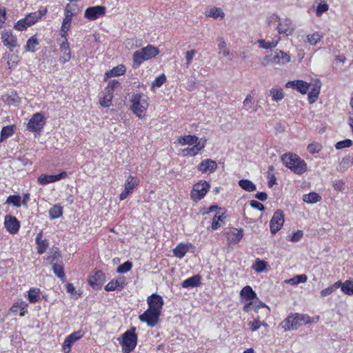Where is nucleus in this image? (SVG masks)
<instances>
[{"instance_id":"f257e3e1","label":"nucleus","mask_w":353,"mask_h":353,"mask_svg":"<svg viewBox=\"0 0 353 353\" xmlns=\"http://www.w3.org/2000/svg\"><path fill=\"white\" fill-rule=\"evenodd\" d=\"M319 319V316L311 318L306 314H295L288 316L279 324V326L284 331L296 330L301 325L316 323Z\"/></svg>"},{"instance_id":"f03ea898","label":"nucleus","mask_w":353,"mask_h":353,"mask_svg":"<svg viewBox=\"0 0 353 353\" xmlns=\"http://www.w3.org/2000/svg\"><path fill=\"white\" fill-rule=\"evenodd\" d=\"M281 161L285 167L295 174H301L307 170L306 163L296 154L291 152L285 153L282 155Z\"/></svg>"},{"instance_id":"7ed1b4c3","label":"nucleus","mask_w":353,"mask_h":353,"mask_svg":"<svg viewBox=\"0 0 353 353\" xmlns=\"http://www.w3.org/2000/svg\"><path fill=\"white\" fill-rule=\"evenodd\" d=\"M159 54L158 48L149 44L147 46L137 50L132 57V66L136 68L139 67L144 61L155 57Z\"/></svg>"},{"instance_id":"20e7f679","label":"nucleus","mask_w":353,"mask_h":353,"mask_svg":"<svg viewBox=\"0 0 353 353\" xmlns=\"http://www.w3.org/2000/svg\"><path fill=\"white\" fill-rule=\"evenodd\" d=\"M149 98L143 94H134L130 99V110L139 118L144 117L145 112L148 108Z\"/></svg>"},{"instance_id":"39448f33","label":"nucleus","mask_w":353,"mask_h":353,"mask_svg":"<svg viewBox=\"0 0 353 353\" xmlns=\"http://www.w3.org/2000/svg\"><path fill=\"white\" fill-rule=\"evenodd\" d=\"M135 332L136 327H132L126 330L121 335V338L118 339L121 345L123 353H130L137 346L138 337Z\"/></svg>"},{"instance_id":"423d86ee","label":"nucleus","mask_w":353,"mask_h":353,"mask_svg":"<svg viewBox=\"0 0 353 353\" xmlns=\"http://www.w3.org/2000/svg\"><path fill=\"white\" fill-rule=\"evenodd\" d=\"M48 12L47 8L40 9L37 12H31L23 19L19 20L14 25V28L19 31L26 30L28 27L34 24L38 20L41 19Z\"/></svg>"},{"instance_id":"0eeeda50","label":"nucleus","mask_w":353,"mask_h":353,"mask_svg":"<svg viewBox=\"0 0 353 353\" xmlns=\"http://www.w3.org/2000/svg\"><path fill=\"white\" fill-rule=\"evenodd\" d=\"M240 294L243 299H245L247 301H250L249 303L245 305L244 309H248L251 305H254V306L257 308L267 307L268 309H270L264 303L260 301L257 299L256 294L249 285L244 287L241 290Z\"/></svg>"},{"instance_id":"6e6552de","label":"nucleus","mask_w":353,"mask_h":353,"mask_svg":"<svg viewBox=\"0 0 353 353\" xmlns=\"http://www.w3.org/2000/svg\"><path fill=\"white\" fill-rule=\"evenodd\" d=\"M210 185L205 181H201L193 185L191 191V198L194 201H199L203 199L209 191Z\"/></svg>"},{"instance_id":"1a4fd4ad","label":"nucleus","mask_w":353,"mask_h":353,"mask_svg":"<svg viewBox=\"0 0 353 353\" xmlns=\"http://www.w3.org/2000/svg\"><path fill=\"white\" fill-rule=\"evenodd\" d=\"M45 125L44 117L41 113H35L27 124V130L30 132H40Z\"/></svg>"},{"instance_id":"9d476101","label":"nucleus","mask_w":353,"mask_h":353,"mask_svg":"<svg viewBox=\"0 0 353 353\" xmlns=\"http://www.w3.org/2000/svg\"><path fill=\"white\" fill-rule=\"evenodd\" d=\"M161 310H145L139 316V319L145 322L150 327H154L159 321Z\"/></svg>"},{"instance_id":"9b49d317","label":"nucleus","mask_w":353,"mask_h":353,"mask_svg":"<svg viewBox=\"0 0 353 353\" xmlns=\"http://www.w3.org/2000/svg\"><path fill=\"white\" fill-rule=\"evenodd\" d=\"M284 223V214L283 211L277 210L273 214L270 221V231L273 234H275L279 230H281Z\"/></svg>"},{"instance_id":"f8f14e48","label":"nucleus","mask_w":353,"mask_h":353,"mask_svg":"<svg viewBox=\"0 0 353 353\" xmlns=\"http://www.w3.org/2000/svg\"><path fill=\"white\" fill-rule=\"evenodd\" d=\"M105 13V8L102 6H96L88 8L84 14V17L89 20H95L103 17Z\"/></svg>"},{"instance_id":"ddd939ff","label":"nucleus","mask_w":353,"mask_h":353,"mask_svg":"<svg viewBox=\"0 0 353 353\" xmlns=\"http://www.w3.org/2000/svg\"><path fill=\"white\" fill-rule=\"evenodd\" d=\"M4 226L10 234H15L19 230L20 223L15 216L6 215L4 219Z\"/></svg>"},{"instance_id":"4468645a","label":"nucleus","mask_w":353,"mask_h":353,"mask_svg":"<svg viewBox=\"0 0 353 353\" xmlns=\"http://www.w3.org/2000/svg\"><path fill=\"white\" fill-rule=\"evenodd\" d=\"M67 176L68 174L65 171L61 172L59 174L54 175L41 174L38 177L37 181L40 185H45L48 183L60 181L61 179L65 178Z\"/></svg>"},{"instance_id":"2eb2a0df","label":"nucleus","mask_w":353,"mask_h":353,"mask_svg":"<svg viewBox=\"0 0 353 353\" xmlns=\"http://www.w3.org/2000/svg\"><path fill=\"white\" fill-rule=\"evenodd\" d=\"M276 29L280 34H285L286 36H289L293 33L294 30V26L290 19L285 18L279 22Z\"/></svg>"},{"instance_id":"dca6fc26","label":"nucleus","mask_w":353,"mask_h":353,"mask_svg":"<svg viewBox=\"0 0 353 353\" xmlns=\"http://www.w3.org/2000/svg\"><path fill=\"white\" fill-rule=\"evenodd\" d=\"M205 140L199 141L192 145L191 148H186L181 150L182 155L184 157H194L198 154L205 146Z\"/></svg>"},{"instance_id":"f3484780","label":"nucleus","mask_w":353,"mask_h":353,"mask_svg":"<svg viewBox=\"0 0 353 353\" xmlns=\"http://www.w3.org/2000/svg\"><path fill=\"white\" fill-rule=\"evenodd\" d=\"M83 336V334L81 331L74 332L68 336L62 345L64 352L69 353L71 350L72 344L77 340L80 339Z\"/></svg>"},{"instance_id":"a211bd4d","label":"nucleus","mask_w":353,"mask_h":353,"mask_svg":"<svg viewBox=\"0 0 353 353\" xmlns=\"http://www.w3.org/2000/svg\"><path fill=\"white\" fill-rule=\"evenodd\" d=\"M1 39L4 46H7L12 51L14 48L17 46V39L11 30L3 32Z\"/></svg>"},{"instance_id":"6ab92c4d","label":"nucleus","mask_w":353,"mask_h":353,"mask_svg":"<svg viewBox=\"0 0 353 353\" xmlns=\"http://www.w3.org/2000/svg\"><path fill=\"white\" fill-rule=\"evenodd\" d=\"M285 86L296 90L301 94H306L309 90L310 84L303 80L288 81Z\"/></svg>"},{"instance_id":"aec40b11","label":"nucleus","mask_w":353,"mask_h":353,"mask_svg":"<svg viewBox=\"0 0 353 353\" xmlns=\"http://www.w3.org/2000/svg\"><path fill=\"white\" fill-rule=\"evenodd\" d=\"M195 247L190 243H181L178 244L174 249H173V254L174 256L182 259L185 256V254L190 250L194 249Z\"/></svg>"},{"instance_id":"412c9836","label":"nucleus","mask_w":353,"mask_h":353,"mask_svg":"<svg viewBox=\"0 0 353 353\" xmlns=\"http://www.w3.org/2000/svg\"><path fill=\"white\" fill-rule=\"evenodd\" d=\"M243 232L242 229L232 228L226 232V238L230 244H237L243 238Z\"/></svg>"},{"instance_id":"4be33fe9","label":"nucleus","mask_w":353,"mask_h":353,"mask_svg":"<svg viewBox=\"0 0 353 353\" xmlns=\"http://www.w3.org/2000/svg\"><path fill=\"white\" fill-rule=\"evenodd\" d=\"M290 57L282 50H276L274 56L270 59V62L274 64H285L290 62Z\"/></svg>"},{"instance_id":"5701e85b","label":"nucleus","mask_w":353,"mask_h":353,"mask_svg":"<svg viewBox=\"0 0 353 353\" xmlns=\"http://www.w3.org/2000/svg\"><path fill=\"white\" fill-rule=\"evenodd\" d=\"M126 285L125 279L124 277H119L117 279L110 281L105 287V290L108 292L121 290Z\"/></svg>"},{"instance_id":"b1692460","label":"nucleus","mask_w":353,"mask_h":353,"mask_svg":"<svg viewBox=\"0 0 353 353\" xmlns=\"http://www.w3.org/2000/svg\"><path fill=\"white\" fill-rule=\"evenodd\" d=\"M216 168V162L209 159L202 161L198 166V170L202 173H206L207 172H213Z\"/></svg>"},{"instance_id":"393cba45","label":"nucleus","mask_w":353,"mask_h":353,"mask_svg":"<svg viewBox=\"0 0 353 353\" xmlns=\"http://www.w3.org/2000/svg\"><path fill=\"white\" fill-rule=\"evenodd\" d=\"M60 51L61 53H63V55H61L59 58L60 62L65 63L69 61L71 59V52L68 39H63L62 43L60 45Z\"/></svg>"},{"instance_id":"a878e982","label":"nucleus","mask_w":353,"mask_h":353,"mask_svg":"<svg viewBox=\"0 0 353 353\" xmlns=\"http://www.w3.org/2000/svg\"><path fill=\"white\" fill-rule=\"evenodd\" d=\"M104 281V274L101 271H97L88 280L89 284L95 290L100 289Z\"/></svg>"},{"instance_id":"bb28decb","label":"nucleus","mask_w":353,"mask_h":353,"mask_svg":"<svg viewBox=\"0 0 353 353\" xmlns=\"http://www.w3.org/2000/svg\"><path fill=\"white\" fill-rule=\"evenodd\" d=\"M148 309H161L163 305V298L157 294H152L147 299Z\"/></svg>"},{"instance_id":"cd10ccee","label":"nucleus","mask_w":353,"mask_h":353,"mask_svg":"<svg viewBox=\"0 0 353 353\" xmlns=\"http://www.w3.org/2000/svg\"><path fill=\"white\" fill-rule=\"evenodd\" d=\"M205 15L208 17H212L214 19H223L225 17V13L220 8L212 7L205 11Z\"/></svg>"},{"instance_id":"c85d7f7f","label":"nucleus","mask_w":353,"mask_h":353,"mask_svg":"<svg viewBox=\"0 0 353 353\" xmlns=\"http://www.w3.org/2000/svg\"><path fill=\"white\" fill-rule=\"evenodd\" d=\"M125 72V67L123 65H119L112 69L107 71L104 75V81H107L112 77H117L123 74Z\"/></svg>"},{"instance_id":"c756f323","label":"nucleus","mask_w":353,"mask_h":353,"mask_svg":"<svg viewBox=\"0 0 353 353\" xmlns=\"http://www.w3.org/2000/svg\"><path fill=\"white\" fill-rule=\"evenodd\" d=\"M79 11L77 5L73 3H68L64 9L65 19L72 20L74 16H76Z\"/></svg>"},{"instance_id":"7c9ffc66","label":"nucleus","mask_w":353,"mask_h":353,"mask_svg":"<svg viewBox=\"0 0 353 353\" xmlns=\"http://www.w3.org/2000/svg\"><path fill=\"white\" fill-rule=\"evenodd\" d=\"M177 141L179 144H180L181 145H192L193 144L199 141V137H197L196 136L188 134L179 137L177 139Z\"/></svg>"},{"instance_id":"2f4dec72","label":"nucleus","mask_w":353,"mask_h":353,"mask_svg":"<svg viewBox=\"0 0 353 353\" xmlns=\"http://www.w3.org/2000/svg\"><path fill=\"white\" fill-rule=\"evenodd\" d=\"M216 43L219 48V54L223 57H228L230 54V50L227 46V43L223 37H219L216 39Z\"/></svg>"},{"instance_id":"473e14b6","label":"nucleus","mask_w":353,"mask_h":353,"mask_svg":"<svg viewBox=\"0 0 353 353\" xmlns=\"http://www.w3.org/2000/svg\"><path fill=\"white\" fill-rule=\"evenodd\" d=\"M200 281L201 276L199 275H194L192 277H190L184 280L181 283V286L183 288L196 287L200 285Z\"/></svg>"},{"instance_id":"72a5a7b5","label":"nucleus","mask_w":353,"mask_h":353,"mask_svg":"<svg viewBox=\"0 0 353 353\" xmlns=\"http://www.w3.org/2000/svg\"><path fill=\"white\" fill-rule=\"evenodd\" d=\"M28 299L32 303H37L41 299V290L39 288H32L28 291Z\"/></svg>"},{"instance_id":"f704fd0d","label":"nucleus","mask_w":353,"mask_h":353,"mask_svg":"<svg viewBox=\"0 0 353 353\" xmlns=\"http://www.w3.org/2000/svg\"><path fill=\"white\" fill-rule=\"evenodd\" d=\"M280 41V38L276 37L272 39V41H265L260 39L258 41L259 47L263 49H270L275 48Z\"/></svg>"},{"instance_id":"c9c22d12","label":"nucleus","mask_w":353,"mask_h":353,"mask_svg":"<svg viewBox=\"0 0 353 353\" xmlns=\"http://www.w3.org/2000/svg\"><path fill=\"white\" fill-rule=\"evenodd\" d=\"M52 270L54 274L61 279L63 282L65 281V274L64 272V268L62 263H52Z\"/></svg>"},{"instance_id":"e433bc0d","label":"nucleus","mask_w":353,"mask_h":353,"mask_svg":"<svg viewBox=\"0 0 353 353\" xmlns=\"http://www.w3.org/2000/svg\"><path fill=\"white\" fill-rule=\"evenodd\" d=\"M35 241L38 245V253L40 254L44 253L48 247V243L46 240L42 239V232L37 234Z\"/></svg>"},{"instance_id":"4c0bfd02","label":"nucleus","mask_w":353,"mask_h":353,"mask_svg":"<svg viewBox=\"0 0 353 353\" xmlns=\"http://www.w3.org/2000/svg\"><path fill=\"white\" fill-rule=\"evenodd\" d=\"M139 183V179L130 175L125 181L124 188L132 193L134 188L137 186Z\"/></svg>"},{"instance_id":"58836bf2","label":"nucleus","mask_w":353,"mask_h":353,"mask_svg":"<svg viewBox=\"0 0 353 353\" xmlns=\"http://www.w3.org/2000/svg\"><path fill=\"white\" fill-rule=\"evenodd\" d=\"M226 219V216L223 213L221 214L219 212L216 214L212 219V230H215L219 228L223 223Z\"/></svg>"},{"instance_id":"ea45409f","label":"nucleus","mask_w":353,"mask_h":353,"mask_svg":"<svg viewBox=\"0 0 353 353\" xmlns=\"http://www.w3.org/2000/svg\"><path fill=\"white\" fill-rule=\"evenodd\" d=\"M304 202L310 204L316 203L321 200V196L316 192H310L303 196Z\"/></svg>"},{"instance_id":"a19ab883","label":"nucleus","mask_w":353,"mask_h":353,"mask_svg":"<svg viewBox=\"0 0 353 353\" xmlns=\"http://www.w3.org/2000/svg\"><path fill=\"white\" fill-rule=\"evenodd\" d=\"M239 185L244 190L253 192L256 190V186L248 179H241L238 182Z\"/></svg>"},{"instance_id":"79ce46f5","label":"nucleus","mask_w":353,"mask_h":353,"mask_svg":"<svg viewBox=\"0 0 353 353\" xmlns=\"http://www.w3.org/2000/svg\"><path fill=\"white\" fill-rule=\"evenodd\" d=\"M270 96L274 101L278 102L284 98V92L281 88H273L270 90Z\"/></svg>"},{"instance_id":"37998d69","label":"nucleus","mask_w":353,"mask_h":353,"mask_svg":"<svg viewBox=\"0 0 353 353\" xmlns=\"http://www.w3.org/2000/svg\"><path fill=\"white\" fill-rule=\"evenodd\" d=\"M307 280V276L305 274L296 275L290 279L285 280V283L296 285L299 283H305Z\"/></svg>"},{"instance_id":"c03bdc74","label":"nucleus","mask_w":353,"mask_h":353,"mask_svg":"<svg viewBox=\"0 0 353 353\" xmlns=\"http://www.w3.org/2000/svg\"><path fill=\"white\" fill-rule=\"evenodd\" d=\"M63 214V208L59 205H53L49 210V216L50 219H54L61 217Z\"/></svg>"},{"instance_id":"a18cd8bd","label":"nucleus","mask_w":353,"mask_h":353,"mask_svg":"<svg viewBox=\"0 0 353 353\" xmlns=\"http://www.w3.org/2000/svg\"><path fill=\"white\" fill-rule=\"evenodd\" d=\"M321 85L318 81L317 83L312 88V91L308 94V101L310 103H314L317 99L320 92Z\"/></svg>"},{"instance_id":"49530a36","label":"nucleus","mask_w":353,"mask_h":353,"mask_svg":"<svg viewBox=\"0 0 353 353\" xmlns=\"http://www.w3.org/2000/svg\"><path fill=\"white\" fill-rule=\"evenodd\" d=\"M113 98V94L110 92H103V97L100 99V105L104 108H108L112 105V100Z\"/></svg>"},{"instance_id":"de8ad7c7","label":"nucleus","mask_w":353,"mask_h":353,"mask_svg":"<svg viewBox=\"0 0 353 353\" xmlns=\"http://www.w3.org/2000/svg\"><path fill=\"white\" fill-rule=\"evenodd\" d=\"M39 45V41L36 36H32L28 41L26 45V50L34 52L36 47Z\"/></svg>"},{"instance_id":"09e8293b","label":"nucleus","mask_w":353,"mask_h":353,"mask_svg":"<svg viewBox=\"0 0 353 353\" xmlns=\"http://www.w3.org/2000/svg\"><path fill=\"white\" fill-rule=\"evenodd\" d=\"M243 108L247 111H254L256 110L254 107V99L253 97L249 94L246 96L245 99L243 101Z\"/></svg>"},{"instance_id":"8fccbe9b","label":"nucleus","mask_w":353,"mask_h":353,"mask_svg":"<svg viewBox=\"0 0 353 353\" xmlns=\"http://www.w3.org/2000/svg\"><path fill=\"white\" fill-rule=\"evenodd\" d=\"M71 21L66 19H63L62 25L61 27V39H67V32L70 30L71 27Z\"/></svg>"},{"instance_id":"3c124183","label":"nucleus","mask_w":353,"mask_h":353,"mask_svg":"<svg viewBox=\"0 0 353 353\" xmlns=\"http://www.w3.org/2000/svg\"><path fill=\"white\" fill-rule=\"evenodd\" d=\"M14 133V125H7L2 128L1 132V139L2 141L4 139H6L10 137Z\"/></svg>"},{"instance_id":"603ef678","label":"nucleus","mask_w":353,"mask_h":353,"mask_svg":"<svg viewBox=\"0 0 353 353\" xmlns=\"http://www.w3.org/2000/svg\"><path fill=\"white\" fill-rule=\"evenodd\" d=\"M341 291L347 295L353 294V281H346L344 283L341 282L340 286Z\"/></svg>"},{"instance_id":"864d4df0","label":"nucleus","mask_w":353,"mask_h":353,"mask_svg":"<svg viewBox=\"0 0 353 353\" xmlns=\"http://www.w3.org/2000/svg\"><path fill=\"white\" fill-rule=\"evenodd\" d=\"M341 285V281H339L336 282L334 284L327 287V288L321 290V294L322 296H326L329 294H332L333 292H334L336 289L339 288Z\"/></svg>"},{"instance_id":"5fc2aeb1","label":"nucleus","mask_w":353,"mask_h":353,"mask_svg":"<svg viewBox=\"0 0 353 353\" xmlns=\"http://www.w3.org/2000/svg\"><path fill=\"white\" fill-rule=\"evenodd\" d=\"M266 267L267 263L264 261L257 259L252 268L256 272H262L266 269Z\"/></svg>"},{"instance_id":"6e6d98bb","label":"nucleus","mask_w":353,"mask_h":353,"mask_svg":"<svg viewBox=\"0 0 353 353\" xmlns=\"http://www.w3.org/2000/svg\"><path fill=\"white\" fill-rule=\"evenodd\" d=\"M6 203L12 204L14 207L19 208L21 205V196L19 195H10L7 198Z\"/></svg>"},{"instance_id":"4d7b16f0","label":"nucleus","mask_w":353,"mask_h":353,"mask_svg":"<svg viewBox=\"0 0 353 353\" xmlns=\"http://www.w3.org/2000/svg\"><path fill=\"white\" fill-rule=\"evenodd\" d=\"M323 35L319 32H315L312 34H308L307 36V41L312 46L316 45L321 39H322Z\"/></svg>"},{"instance_id":"13d9d810","label":"nucleus","mask_w":353,"mask_h":353,"mask_svg":"<svg viewBox=\"0 0 353 353\" xmlns=\"http://www.w3.org/2000/svg\"><path fill=\"white\" fill-rule=\"evenodd\" d=\"M132 268V263L130 261H127L117 268V272L119 274H125L129 272Z\"/></svg>"},{"instance_id":"bf43d9fd","label":"nucleus","mask_w":353,"mask_h":353,"mask_svg":"<svg viewBox=\"0 0 353 353\" xmlns=\"http://www.w3.org/2000/svg\"><path fill=\"white\" fill-rule=\"evenodd\" d=\"M6 97V102L9 105H17L20 102L19 98L15 92H11Z\"/></svg>"},{"instance_id":"052dcab7","label":"nucleus","mask_w":353,"mask_h":353,"mask_svg":"<svg viewBox=\"0 0 353 353\" xmlns=\"http://www.w3.org/2000/svg\"><path fill=\"white\" fill-rule=\"evenodd\" d=\"M120 86V82L118 80H112L109 81L108 86L104 89L105 92H110L113 94L115 89Z\"/></svg>"},{"instance_id":"680f3d73","label":"nucleus","mask_w":353,"mask_h":353,"mask_svg":"<svg viewBox=\"0 0 353 353\" xmlns=\"http://www.w3.org/2000/svg\"><path fill=\"white\" fill-rule=\"evenodd\" d=\"M19 63V58L16 55H10L8 57L7 59V64L9 67V68L12 69L18 65Z\"/></svg>"},{"instance_id":"e2e57ef3","label":"nucleus","mask_w":353,"mask_h":353,"mask_svg":"<svg viewBox=\"0 0 353 353\" xmlns=\"http://www.w3.org/2000/svg\"><path fill=\"white\" fill-rule=\"evenodd\" d=\"M352 144H353L352 141L347 139L337 142L335 145V148L337 150H341L343 148H349V147L352 146Z\"/></svg>"},{"instance_id":"0e129e2a","label":"nucleus","mask_w":353,"mask_h":353,"mask_svg":"<svg viewBox=\"0 0 353 353\" xmlns=\"http://www.w3.org/2000/svg\"><path fill=\"white\" fill-rule=\"evenodd\" d=\"M321 149L322 145L317 143H312L307 146L308 152L312 154L319 152Z\"/></svg>"},{"instance_id":"69168bd1","label":"nucleus","mask_w":353,"mask_h":353,"mask_svg":"<svg viewBox=\"0 0 353 353\" xmlns=\"http://www.w3.org/2000/svg\"><path fill=\"white\" fill-rule=\"evenodd\" d=\"M196 53V51L195 50H191L186 52V53H185V61H186L185 66L187 68L191 64Z\"/></svg>"},{"instance_id":"338daca9","label":"nucleus","mask_w":353,"mask_h":353,"mask_svg":"<svg viewBox=\"0 0 353 353\" xmlns=\"http://www.w3.org/2000/svg\"><path fill=\"white\" fill-rule=\"evenodd\" d=\"M332 186L336 191H343L345 189V183L341 179H336L332 182Z\"/></svg>"},{"instance_id":"774afa93","label":"nucleus","mask_w":353,"mask_h":353,"mask_svg":"<svg viewBox=\"0 0 353 353\" xmlns=\"http://www.w3.org/2000/svg\"><path fill=\"white\" fill-rule=\"evenodd\" d=\"M166 77L165 74H161L157 78H155L154 81L152 82V87H161L165 81Z\"/></svg>"}]
</instances>
